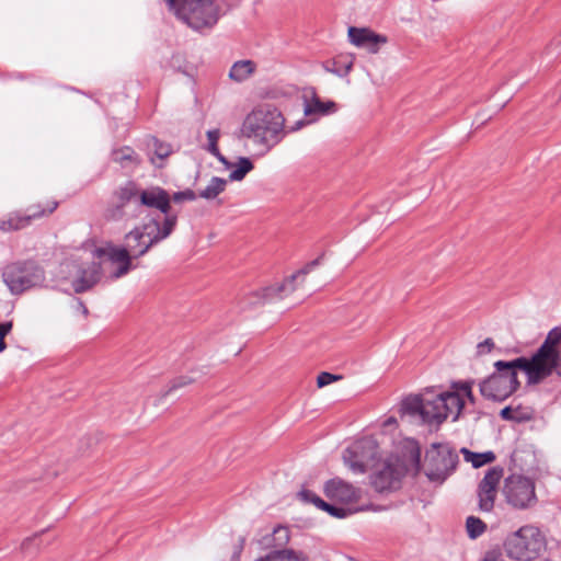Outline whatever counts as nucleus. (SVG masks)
I'll list each match as a JSON object with an SVG mask.
<instances>
[{"label":"nucleus","mask_w":561,"mask_h":561,"mask_svg":"<svg viewBox=\"0 0 561 561\" xmlns=\"http://www.w3.org/2000/svg\"><path fill=\"white\" fill-rule=\"evenodd\" d=\"M561 328H553L541 346L530 357H517L511 362L497 360L495 371L480 382L481 394L493 401H504L519 387L517 370L527 377L528 385H538L559 367Z\"/></svg>","instance_id":"1"},{"label":"nucleus","mask_w":561,"mask_h":561,"mask_svg":"<svg viewBox=\"0 0 561 561\" xmlns=\"http://www.w3.org/2000/svg\"><path fill=\"white\" fill-rule=\"evenodd\" d=\"M467 397L473 400L471 387L461 385L454 391L433 393L427 391L420 396L407 397L401 403V417L416 424L440 425L448 416L458 420Z\"/></svg>","instance_id":"2"},{"label":"nucleus","mask_w":561,"mask_h":561,"mask_svg":"<svg viewBox=\"0 0 561 561\" xmlns=\"http://www.w3.org/2000/svg\"><path fill=\"white\" fill-rule=\"evenodd\" d=\"M285 122L282 112L275 106L259 105L244 117L240 127V137L251 140L265 150H271L286 136Z\"/></svg>","instance_id":"3"},{"label":"nucleus","mask_w":561,"mask_h":561,"mask_svg":"<svg viewBox=\"0 0 561 561\" xmlns=\"http://www.w3.org/2000/svg\"><path fill=\"white\" fill-rule=\"evenodd\" d=\"M175 229V218H151L148 222L135 227L124 237L123 249L134 259L144 256L153 245L169 238Z\"/></svg>","instance_id":"4"},{"label":"nucleus","mask_w":561,"mask_h":561,"mask_svg":"<svg viewBox=\"0 0 561 561\" xmlns=\"http://www.w3.org/2000/svg\"><path fill=\"white\" fill-rule=\"evenodd\" d=\"M216 0H167L170 11L195 31L211 28L218 22L220 8Z\"/></svg>","instance_id":"5"},{"label":"nucleus","mask_w":561,"mask_h":561,"mask_svg":"<svg viewBox=\"0 0 561 561\" xmlns=\"http://www.w3.org/2000/svg\"><path fill=\"white\" fill-rule=\"evenodd\" d=\"M546 547V539L534 525H524L507 535L504 541L506 556L516 561H533Z\"/></svg>","instance_id":"6"},{"label":"nucleus","mask_w":561,"mask_h":561,"mask_svg":"<svg viewBox=\"0 0 561 561\" xmlns=\"http://www.w3.org/2000/svg\"><path fill=\"white\" fill-rule=\"evenodd\" d=\"M2 280L12 295H21L32 288L41 287L46 275L44 268L33 260L9 263L2 271Z\"/></svg>","instance_id":"7"},{"label":"nucleus","mask_w":561,"mask_h":561,"mask_svg":"<svg viewBox=\"0 0 561 561\" xmlns=\"http://www.w3.org/2000/svg\"><path fill=\"white\" fill-rule=\"evenodd\" d=\"M502 494L508 506L517 511L530 510L536 506V482L523 474H510L504 479Z\"/></svg>","instance_id":"8"},{"label":"nucleus","mask_w":561,"mask_h":561,"mask_svg":"<svg viewBox=\"0 0 561 561\" xmlns=\"http://www.w3.org/2000/svg\"><path fill=\"white\" fill-rule=\"evenodd\" d=\"M106 216L114 221L139 218L138 184L129 181L117 187Z\"/></svg>","instance_id":"9"},{"label":"nucleus","mask_w":561,"mask_h":561,"mask_svg":"<svg viewBox=\"0 0 561 561\" xmlns=\"http://www.w3.org/2000/svg\"><path fill=\"white\" fill-rule=\"evenodd\" d=\"M321 257H318L310 263H308L304 268L293 274L288 278L284 280L280 285L277 286H268L265 288H261L257 290L251 291L245 297L247 306H256L265 302L273 301L276 298H284L289 294L294 293L297 288V280L302 278L317 265H319Z\"/></svg>","instance_id":"10"},{"label":"nucleus","mask_w":561,"mask_h":561,"mask_svg":"<svg viewBox=\"0 0 561 561\" xmlns=\"http://www.w3.org/2000/svg\"><path fill=\"white\" fill-rule=\"evenodd\" d=\"M458 456L445 445H433L426 451L424 472L430 481L442 483L455 469Z\"/></svg>","instance_id":"11"},{"label":"nucleus","mask_w":561,"mask_h":561,"mask_svg":"<svg viewBox=\"0 0 561 561\" xmlns=\"http://www.w3.org/2000/svg\"><path fill=\"white\" fill-rule=\"evenodd\" d=\"M64 266L71 278L73 290L77 294L89 290L101 278V265L95 261L83 262L81 260H72L66 262Z\"/></svg>","instance_id":"12"},{"label":"nucleus","mask_w":561,"mask_h":561,"mask_svg":"<svg viewBox=\"0 0 561 561\" xmlns=\"http://www.w3.org/2000/svg\"><path fill=\"white\" fill-rule=\"evenodd\" d=\"M377 455V445L373 439L364 438L353 443L343 453L345 465L354 473H364L373 466Z\"/></svg>","instance_id":"13"},{"label":"nucleus","mask_w":561,"mask_h":561,"mask_svg":"<svg viewBox=\"0 0 561 561\" xmlns=\"http://www.w3.org/2000/svg\"><path fill=\"white\" fill-rule=\"evenodd\" d=\"M57 207L58 202L50 201L46 207H41V205L31 206L26 215H21L18 211L10 213L4 219L0 220V230L3 232L21 230L30 226L32 220L53 214Z\"/></svg>","instance_id":"14"},{"label":"nucleus","mask_w":561,"mask_h":561,"mask_svg":"<svg viewBox=\"0 0 561 561\" xmlns=\"http://www.w3.org/2000/svg\"><path fill=\"white\" fill-rule=\"evenodd\" d=\"M138 204L139 217L142 214V208L158 209L164 215V218L174 217L175 225L178 224V215L171 213V196L160 186H150L141 188L138 185Z\"/></svg>","instance_id":"15"},{"label":"nucleus","mask_w":561,"mask_h":561,"mask_svg":"<svg viewBox=\"0 0 561 561\" xmlns=\"http://www.w3.org/2000/svg\"><path fill=\"white\" fill-rule=\"evenodd\" d=\"M404 469L397 458L385 460L371 476V484L378 492L397 489Z\"/></svg>","instance_id":"16"},{"label":"nucleus","mask_w":561,"mask_h":561,"mask_svg":"<svg viewBox=\"0 0 561 561\" xmlns=\"http://www.w3.org/2000/svg\"><path fill=\"white\" fill-rule=\"evenodd\" d=\"M94 255L101 257L102 255L107 256L108 262V278L118 279L129 273L134 268V257L128 253V250L122 247H110L105 249H95Z\"/></svg>","instance_id":"17"},{"label":"nucleus","mask_w":561,"mask_h":561,"mask_svg":"<svg viewBox=\"0 0 561 561\" xmlns=\"http://www.w3.org/2000/svg\"><path fill=\"white\" fill-rule=\"evenodd\" d=\"M503 477L501 467L490 468L478 485L479 510L490 513L495 503L497 486Z\"/></svg>","instance_id":"18"},{"label":"nucleus","mask_w":561,"mask_h":561,"mask_svg":"<svg viewBox=\"0 0 561 561\" xmlns=\"http://www.w3.org/2000/svg\"><path fill=\"white\" fill-rule=\"evenodd\" d=\"M324 494L329 500L341 504H352L360 499V490L340 478L325 483Z\"/></svg>","instance_id":"19"},{"label":"nucleus","mask_w":561,"mask_h":561,"mask_svg":"<svg viewBox=\"0 0 561 561\" xmlns=\"http://www.w3.org/2000/svg\"><path fill=\"white\" fill-rule=\"evenodd\" d=\"M347 34L348 39L353 45L365 48L370 54H377L379 51L380 45H383L388 42L387 36L377 34L370 28L366 27L351 26Z\"/></svg>","instance_id":"20"},{"label":"nucleus","mask_w":561,"mask_h":561,"mask_svg":"<svg viewBox=\"0 0 561 561\" xmlns=\"http://www.w3.org/2000/svg\"><path fill=\"white\" fill-rule=\"evenodd\" d=\"M298 495L302 501L314 504L318 508L328 512L333 517L344 518L359 511V508H345L334 504H329L309 490H302Z\"/></svg>","instance_id":"21"},{"label":"nucleus","mask_w":561,"mask_h":561,"mask_svg":"<svg viewBox=\"0 0 561 561\" xmlns=\"http://www.w3.org/2000/svg\"><path fill=\"white\" fill-rule=\"evenodd\" d=\"M335 107L336 104L334 102H322L312 91L310 100H308L307 98L305 100L304 112L307 116H310L312 114L325 115L331 112H334Z\"/></svg>","instance_id":"22"},{"label":"nucleus","mask_w":561,"mask_h":561,"mask_svg":"<svg viewBox=\"0 0 561 561\" xmlns=\"http://www.w3.org/2000/svg\"><path fill=\"white\" fill-rule=\"evenodd\" d=\"M256 64L252 60L236 61L229 71V78L236 82H243L255 71Z\"/></svg>","instance_id":"23"},{"label":"nucleus","mask_w":561,"mask_h":561,"mask_svg":"<svg viewBox=\"0 0 561 561\" xmlns=\"http://www.w3.org/2000/svg\"><path fill=\"white\" fill-rule=\"evenodd\" d=\"M256 561H309V557L302 551L283 549L273 551L265 558H260Z\"/></svg>","instance_id":"24"},{"label":"nucleus","mask_w":561,"mask_h":561,"mask_svg":"<svg viewBox=\"0 0 561 561\" xmlns=\"http://www.w3.org/2000/svg\"><path fill=\"white\" fill-rule=\"evenodd\" d=\"M206 136L208 144L205 149L214 157H216L226 169H232V162H230L224 154H221L218 148L220 130L218 128L210 129L206 133Z\"/></svg>","instance_id":"25"},{"label":"nucleus","mask_w":561,"mask_h":561,"mask_svg":"<svg viewBox=\"0 0 561 561\" xmlns=\"http://www.w3.org/2000/svg\"><path fill=\"white\" fill-rule=\"evenodd\" d=\"M461 453L465 460L471 462L474 468H480L486 463H491L495 459L493 451L473 453L467 448H462Z\"/></svg>","instance_id":"26"},{"label":"nucleus","mask_w":561,"mask_h":561,"mask_svg":"<svg viewBox=\"0 0 561 561\" xmlns=\"http://www.w3.org/2000/svg\"><path fill=\"white\" fill-rule=\"evenodd\" d=\"M500 416L505 421L525 422L531 419V412L520 405L516 408L505 407L501 410Z\"/></svg>","instance_id":"27"},{"label":"nucleus","mask_w":561,"mask_h":561,"mask_svg":"<svg viewBox=\"0 0 561 561\" xmlns=\"http://www.w3.org/2000/svg\"><path fill=\"white\" fill-rule=\"evenodd\" d=\"M234 169L229 174L230 181H242L245 175L254 169L253 162L247 157H239L236 163H232Z\"/></svg>","instance_id":"28"},{"label":"nucleus","mask_w":561,"mask_h":561,"mask_svg":"<svg viewBox=\"0 0 561 561\" xmlns=\"http://www.w3.org/2000/svg\"><path fill=\"white\" fill-rule=\"evenodd\" d=\"M227 180L214 176L208 185L199 192V196L205 199H214L226 188Z\"/></svg>","instance_id":"29"},{"label":"nucleus","mask_w":561,"mask_h":561,"mask_svg":"<svg viewBox=\"0 0 561 561\" xmlns=\"http://www.w3.org/2000/svg\"><path fill=\"white\" fill-rule=\"evenodd\" d=\"M325 71L328 72H331L333 75H336L339 77H344L346 75L350 73V71L352 70L353 68V60L350 58V59H343V58H339V59H334L332 61H327L324 65H323Z\"/></svg>","instance_id":"30"},{"label":"nucleus","mask_w":561,"mask_h":561,"mask_svg":"<svg viewBox=\"0 0 561 561\" xmlns=\"http://www.w3.org/2000/svg\"><path fill=\"white\" fill-rule=\"evenodd\" d=\"M113 161L126 168L130 163H137L135 151L128 147L115 150L112 154Z\"/></svg>","instance_id":"31"},{"label":"nucleus","mask_w":561,"mask_h":561,"mask_svg":"<svg viewBox=\"0 0 561 561\" xmlns=\"http://www.w3.org/2000/svg\"><path fill=\"white\" fill-rule=\"evenodd\" d=\"M466 528L468 536L471 539H476L484 533L486 526L480 518L469 516L466 520Z\"/></svg>","instance_id":"32"},{"label":"nucleus","mask_w":561,"mask_h":561,"mask_svg":"<svg viewBox=\"0 0 561 561\" xmlns=\"http://www.w3.org/2000/svg\"><path fill=\"white\" fill-rule=\"evenodd\" d=\"M196 379L197 378L193 375L179 376L170 382V386H169L168 390L165 392H163V396H168L183 387L190 386L193 382H195Z\"/></svg>","instance_id":"33"},{"label":"nucleus","mask_w":561,"mask_h":561,"mask_svg":"<svg viewBox=\"0 0 561 561\" xmlns=\"http://www.w3.org/2000/svg\"><path fill=\"white\" fill-rule=\"evenodd\" d=\"M341 378H342V376L333 375V374L323 371V373H321L318 376L317 385H318L319 388H322V387H325V386H328V385L332 383L333 381H336V380H339Z\"/></svg>","instance_id":"34"},{"label":"nucleus","mask_w":561,"mask_h":561,"mask_svg":"<svg viewBox=\"0 0 561 561\" xmlns=\"http://www.w3.org/2000/svg\"><path fill=\"white\" fill-rule=\"evenodd\" d=\"M195 198V192L190 188L182 192H176L171 196V201L175 203H182L184 201H194Z\"/></svg>","instance_id":"35"},{"label":"nucleus","mask_w":561,"mask_h":561,"mask_svg":"<svg viewBox=\"0 0 561 561\" xmlns=\"http://www.w3.org/2000/svg\"><path fill=\"white\" fill-rule=\"evenodd\" d=\"M274 534L277 536L278 543L284 545L289 540V530L286 527L278 526L274 529Z\"/></svg>","instance_id":"36"},{"label":"nucleus","mask_w":561,"mask_h":561,"mask_svg":"<svg viewBox=\"0 0 561 561\" xmlns=\"http://www.w3.org/2000/svg\"><path fill=\"white\" fill-rule=\"evenodd\" d=\"M170 153H171V149L168 145L158 144V141H154V154L158 158L163 159V158L168 157Z\"/></svg>","instance_id":"37"},{"label":"nucleus","mask_w":561,"mask_h":561,"mask_svg":"<svg viewBox=\"0 0 561 561\" xmlns=\"http://www.w3.org/2000/svg\"><path fill=\"white\" fill-rule=\"evenodd\" d=\"M244 543H245V538L244 537H240L239 541H238V545L234 547V551H233V554L231 557V561H240V557H241V553L243 551Z\"/></svg>","instance_id":"38"},{"label":"nucleus","mask_w":561,"mask_h":561,"mask_svg":"<svg viewBox=\"0 0 561 561\" xmlns=\"http://www.w3.org/2000/svg\"><path fill=\"white\" fill-rule=\"evenodd\" d=\"M494 347L492 339H485L483 342L478 344V352L480 354L489 353Z\"/></svg>","instance_id":"39"},{"label":"nucleus","mask_w":561,"mask_h":561,"mask_svg":"<svg viewBox=\"0 0 561 561\" xmlns=\"http://www.w3.org/2000/svg\"><path fill=\"white\" fill-rule=\"evenodd\" d=\"M482 561H504L499 550L488 551Z\"/></svg>","instance_id":"40"},{"label":"nucleus","mask_w":561,"mask_h":561,"mask_svg":"<svg viewBox=\"0 0 561 561\" xmlns=\"http://www.w3.org/2000/svg\"><path fill=\"white\" fill-rule=\"evenodd\" d=\"M12 328H13L12 321L0 323V336L5 337L11 332Z\"/></svg>","instance_id":"41"},{"label":"nucleus","mask_w":561,"mask_h":561,"mask_svg":"<svg viewBox=\"0 0 561 561\" xmlns=\"http://www.w3.org/2000/svg\"><path fill=\"white\" fill-rule=\"evenodd\" d=\"M305 125V122L304 121H298L295 125L293 126H286V135L288 133H294V131H297L299 130L302 126Z\"/></svg>","instance_id":"42"},{"label":"nucleus","mask_w":561,"mask_h":561,"mask_svg":"<svg viewBox=\"0 0 561 561\" xmlns=\"http://www.w3.org/2000/svg\"><path fill=\"white\" fill-rule=\"evenodd\" d=\"M78 307H79V309L82 311V313L84 316L88 314V309H87V307L84 306V304L82 301H80V300L78 301Z\"/></svg>","instance_id":"43"},{"label":"nucleus","mask_w":561,"mask_h":561,"mask_svg":"<svg viewBox=\"0 0 561 561\" xmlns=\"http://www.w3.org/2000/svg\"><path fill=\"white\" fill-rule=\"evenodd\" d=\"M7 348V344L4 342V337L0 336V352H3Z\"/></svg>","instance_id":"44"},{"label":"nucleus","mask_w":561,"mask_h":561,"mask_svg":"<svg viewBox=\"0 0 561 561\" xmlns=\"http://www.w3.org/2000/svg\"><path fill=\"white\" fill-rule=\"evenodd\" d=\"M392 423H396V420L391 417V419L387 420L385 424L388 425V424H392Z\"/></svg>","instance_id":"45"},{"label":"nucleus","mask_w":561,"mask_h":561,"mask_svg":"<svg viewBox=\"0 0 561 561\" xmlns=\"http://www.w3.org/2000/svg\"><path fill=\"white\" fill-rule=\"evenodd\" d=\"M31 541V539H25L22 543V546L24 547L26 543H28Z\"/></svg>","instance_id":"46"}]
</instances>
